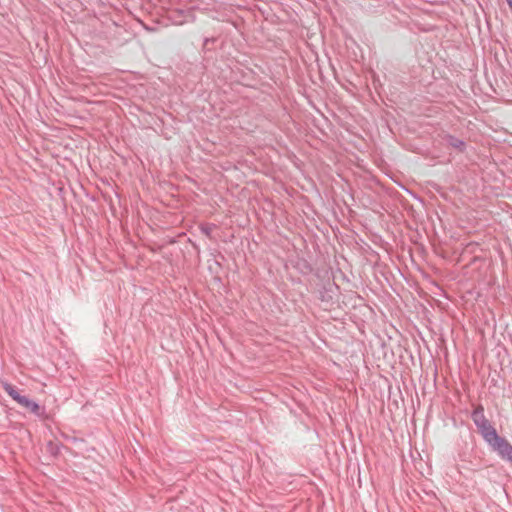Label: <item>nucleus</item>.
I'll list each match as a JSON object with an SVG mask.
<instances>
[{"instance_id":"obj_1","label":"nucleus","mask_w":512,"mask_h":512,"mask_svg":"<svg viewBox=\"0 0 512 512\" xmlns=\"http://www.w3.org/2000/svg\"><path fill=\"white\" fill-rule=\"evenodd\" d=\"M471 419L477 431L488 447L495 452L500 459L512 466V444L500 436L490 420L485 416L484 407L479 404L471 413Z\"/></svg>"},{"instance_id":"obj_2","label":"nucleus","mask_w":512,"mask_h":512,"mask_svg":"<svg viewBox=\"0 0 512 512\" xmlns=\"http://www.w3.org/2000/svg\"><path fill=\"white\" fill-rule=\"evenodd\" d=\"M18 404L26 409H28L29 411H31L32 413L34 414H38L39 413V410H40V406L38 403H36L35 401L29 399L28 397L26 396H23L20 398V400L18 401Z\"/></svg>"},{"instance_id":"obj_3","label":"nucleus","mask_w":512,"mask_h":512,"mask_svg":"<svg viewBox=\"0 0 512 512\" xmlns=\"http://www.w3.org/2000/svg\"><path fill=\"white\" fill-rule=\"evenodd\" d=\"M2 387L4 391L14 400L18 403L22 395L17 391V389L8 382H2Z\"/></svg>"},{"instance_id":"obj_4","label":"nucleus","mask_w":512,"mask_h":512,"mask_svg":"<svg viewBox=\"0 0 512 512\" xmlns=\"http://www.w3.org/2000/svg\"><path fill=\"white\" fill-rule=\"evenodd\" d=\"M445 140H446V142L448 143L449 146H451V147H453L455 149H458L460 151H463L465 149V142L463 140L459 139L456 136L447 135L445 137Z\"/></svg>"},{"instance_id":"obj_5","label":"nucleus","mask_w":512,"mask_h":512,"mask_svg":"<svg viewBox=\"0 0 512 512\" xmlns=\"http://www.w3.org/2000/svg\"><path fill=\"white\" fill-rule=\"evenodd\" d=\"M214 228H215V225H214V224H208V223H206V224H202V225L200 226V230H201V232H202L204 235H206L207 237H209V238H211V235H212V232H213Z\"/></svg>"},{"instance_id":"obj_6","label":"nucleus","mask_w":512,"mask_h":512,"mask_svg":"<svg viewBox=\"0 0 512 512\" xmlns=\"http://www.w3.org/2000/svg\"><path fill=\"white\" fill-rule=\"evenodd\" d=\"M48 448H49V451L54 455L59 453V447L57 445H55L53 442L48 443Z\"/></svg>"},{"instance_id":"obj_7","label":"nucleus","mask_w":512,"mask_h":512,"mask_svg":"<svg viewBox=\"0 0 512 512\" xmlns=\"http://www.w3.org/2000/svg\"><path fill=\"white\" fill-rule=\"evenodd\" d=\"M507 3H508L509 7H510V8H511V10H512V0H507Z\"/></svg>"}]
</instances>
